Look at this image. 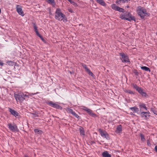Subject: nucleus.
<instances>
[{
	"label": "nucleus",
	"instance_id": "1",
	"mask_svg": "<svg viewBox=\"0 0 157 157\" xmlns=\"http://www.w3.org/2000/svg\"><path fill=\"white\" fill-rule=\"evenodd\" d=\"M136 11L138 15L142 19H144L146 17L150 16L149 13L147 12L146 9L143 7L138 6L136 8Z\"/></svg>",
	"mask_w": 157,
	"mask_h": 157
},
{
	"label": "nucleus",
	"instance_id": "2",
	"mask_svg": "<svg viewBox=\"0 0 157 157\" xmlns=\"http://www.w3.org/2000/svg\"><path fill=\"white\" fill-rule=\"evenodd\" d=\"M55 18L57 20L63 21L64 22H66L67 21L66 17L61 12V10L59 8H57L56 10Z\"/></svg>",
	"mask_w": 157,
	"mask_h": 157
},
{
	"label": "nucleus",
	"instance_id": "3",
	"mask_svg": "<svg viewBox=\"0 0 157 157\" xmlns=\"http://www.w3.org/2000/svg\"><path fill=\"white\" fill-rule=\"evenodd\" d=\"M120 17L122 20H124L130 21L135 20L134 17L132 16L128 12L125 13H121L120 16Z\"/></svg>",
	"mask_w": 157,
	"mask_h": 157
},
{
	"label": "nucleus",
	"instance_id": "4",
	"mask_svg": "<svg viewBox=\"0 0 157 157\" xmlns=\"http://www.w3.org/2000/svg\"><path fill=\"white\" fill-rule=\"evenodd\" d=\"M133 86L134 88L136 89L142 96L146 97L147 96L146 93L141 88L138 87L136 85H133Z\"/></svg>",
	"mask_w": 157,
	"mask_h": 157
},
{
	"label": "nucleus",
	"instance_id": "5",
	"mask_svg": "<svg viewBox=\"0 0 157 157\" xmlns=\"http://www.w3.org/2000/svg\"><path fill=\"white\" fill-rule=\"evenodd\" d=\"M14 96L16 101L17 102H22L25 100L24 98L22 97L21 94H15Z\"/></svg>",
	"mask_w": 157,
	"mask_h": 157
},
{
	"label": "nucleus",
	"instance_id": "6",
	"mask_svg": "<svg viewBox=\"0 0 157 157\" xmlns=\"http://www.w3.org/2000/svg\"><path fill=\"white\" fill-rule=\"evenodd\" d=\"M99 133L102 137L103 138H105L107 140L109 139V135L106 132L103 131L101 129H99Z\"/></svg>",
	"mask_w": 157,
	"mask_h": 157
},
{
	"label": "nucleus",
	"instance_id": "7",
	"mask_svg": "<svg viewBox=\"0 0 157 157\" xmlns=\"http://www.w3.org/2000/svg\"><path fill=\"white\" fill-rule=\"evenodd\" d=\"M120 56H121V59L123 62H129V60L128 57L126 54L124 53H121L120 54Z\"/></svg>",
	"mask_w": 157,
	"mask_h": 157
},
{
	"label": "nucleus",
	"instance_id": "8",
	"mask_svg": "<svg viewBox=\"0 0 157 157\" xmlns=\"http://www.w3.org/2000/svg\"><path fill=\"white\" fill-rule=\"evenodd\" d=\"M17 11L18 13L20 15L23 16L24 14L22 10V7L19 5H17L16 6Z\"/></svg>",
	"mask_w": 157,
	"mask_h": 157
},
{
	"label": "nucleus",
	"instance_id": "9",
	"mask_svg": "<svg viewBox=\"0 0 157 157\" xmlns=\"http://www.w3.org/2000/svg\"><path fill=\"white\" fill-rule=\"evenodd\" d=\"M8 125L9 128L12 131L14 132L17 130V127L15 124L13 125L11 124H9Z\"/></svg>",
	"mask_w": 157,
	"mask_h": 157
},
{
	"label": "nucleus",
	"instance_id": "10",
	"mask_svg": "<svg viewBox=\"0 0 157 157\" xmlns=\"http://www.w3.org/2000/svg\"><path fill=\"white\" fill-rule=\"evenodd\" d=\"M149 114L150 113L149 112H142L140 115L142 117L147 118L150 116Z\"/></svg>",
	"mask_w": 157,
	"mask_h": 157
},
{
	"label": "nucleus",
	"instance_id": "11",
	"mask_svg": "<svg viewBox=\"0 0 157 157\" xmlns=\"http://www.w3.org/2000/svg\"><path fill=\"white\" fill-rule=\"evenodd\" d=\"M86 111L90 115L93 117H97V116L96 114L93 113L92 110H90V109H88Z\"/></svg>",
	"mask_w": 157,
	"mask_h": 157
},
{
	"label": "nucleus",
	"instance_id": "12",
	"mask_svg": "<svg viewBox=\"0 0 157 157\" xmlns=\"http://www.w3.org/2000/svg\"><path fill=\"white\" fill-rule=\"evenodd\" d=\"M49 104L51 106H52L56 108H58L60 109H62V108L61 107L59 106L58 105L56 104L55 103H53L51 102H50L49 103Z\"/></svg>",
	"mask_w": 157,
	"mask_h": 157
},
{
	"label": "nucleus",
	"instance_id": "13",
	"mask_svg": "<svg viewBox=\"0 0 157 157\" xmlns=\"http://www.w3.org/2000/svg\"><path fill=\"white\" fill-rule=\"evenodd\" d=\"M122 131V126L121 125H119L117 127L115 132L117 133L120 134L121 133Z\"/></svg>",
	"mask_w": 157,
	"mask_h": 157
},
{
	"label": "nucleus",
	"instance_id": "14",
	"mask_svg": "<svg viewBox=\"0 0 157 157\" xmlns=\"http://www.w3.org/2000/svg\"><path fill=\"white\" fill-rule=\"evenodd\" d=\"M79 130L80 132V135L83 137H84L85 136V134L83 128L82 127H80L79 128Z\"/></svg>",
	"mask_w": 157,
	"mask_h": 157
},
{
	"label": "nucleus",
	"instance_id": "15",
	"mask_svg": "<svg viewBox=\"0 0 157 157\" xmlns=\"http://www.w3.org/2000/svg\"><path fill=\"white\" fill-rule=\"evenodd\" d=\"M9 110L10 113L12 115H13L15 117H16L18 116V113L14 110L10 108H9Z\"/></svg>",
	"mask_w": 157,
	"mask_h": 157
},
{
	"label": "nucleus",
	"instance_id": "16",
	"mask_svg": "<svg viewBox=\"0 0 157 157\" xmlns=\"http://www.w3.org/2000/svg\"><path fill=\"white\" fill-rule=\"evenodd\" d=\"M130 109L134 113H138L139 111V108L136 107H131Z\"/></svg>",
	"mask_w": 157,
	"mask_h": 157
},
{
	"label": "nucleus",
	"instance_id": "17",
	"mask_svg": "<svg viewBox=\"0 0 157 157\" xmlns=\"http://www.w3.org/2000/svg\"><path fill=\"white\" fill-rule=\"evenodd\" d=\"M102 155L103 157H111V155L106 151L103 152L102 154Z\"/></svg>",
	"mask_w": 157,
	"mask_h": 157
},
{
	"label": "nucleus",
	"instance_id": "18",
	"mask_svg": "<svg viewBox=\"0 0 157 157\" xmlns=\"http://www.w3.org/2000/svg\"><path fill=\"white\" fill-rule=\"evenodd\" d=\"M129 0H117L116 3L118 4H120L121 3L127 2Z\"/></svg>",
	"mask_w": 157,
	"mask_h": 157
},
{
	"label": "nucleus",
	"instance_id": "19",
	"mask_svg": "<svg viewBox=\"0 0 157 157\" xmlns=\"http://www.w3.org/2000/svg\"><path fill=\"white\" fill-rule=\"evenodd\" d=\"M97 2L100 5L105 6H106V4L103 0H96Z\"/></svg>",
	"mask_w": 157,
	"mask_h": 157
},
{
	"label": "nucleus",
	"instance_id": "20",
	"mask_svg": "<svg viewBox=\"0 0 157 157\" xmlns=\"http://www.w3.org/2000/svg\"><path fill=\"white\" fill-rule=\"evenodd\" d=\"M141 68L142 69L144 70L145 71H149L150 72L151 71L150 69L148 67L146 66L142 67H141Z\"/></svg>",
	"mask_w": 157,
	"mask_h": 157
},
{
	"label": "nucleus",
	"instance_id": "21",
	"mask_svg": "<svg viewBox=\"0 0 157 157\" xmlns=\"http://www.w3.org/2000/svg\"><path fill=\"white\" fill-rule=\"evenodd\" d=\"M116 10L121 12H124V10L123 9L121 8L118 6H117Z\"/></svg>",
	"mask_w": 157,
	"mask_h": 157
},
{
	"label": "nucleus",
	"instance_id": "22",
	"mask_svg": "<svg viewBox=\"0 0 157 157\" xmlns=\"http://www.w3.org/2000/svg\"><path fill=\"white\" fill-rule=\"evenodd\" d=\"M34 132L35 133L38 134H41L42 133V132L37 129H36L34 130Z\"/></svg>",
	"mask_w": 157,
	"mask_h": 157
},
{
	"label": "nucleus",
	"instance_id": "23",
	"mask_svg": "<svg viewBox=\"0 0 157 157\" xmlns=\"http://www.w3.org/2000/svg\"><path fill=\"white\" fill-rule=\"evenodd\" d=\"M33 27H34L35 31L37 35L38 34H39V32H38V30L37 29V27L35 25H34Z\"/></svg>",
	"mask_w": 157,
	"mask_h": 157
},
{
	"label": "nucleus",
	"instance_id": "24",
	"mask_svg": "<svg viewBox=\"0 0 157 157\" xmlns=\"http://www.w3.org/2000/svg\"><path fill=\"white\" fill-rule=\"evenodd\" d=\"M89 75H91L92 77H94V76L93 74L90 71V70L88 69L86 71Z\"/></svg>",
	"mask_w": 157,
	"mask_h": 157
},
{
	"label": "nucleus",
	"instance_id": "25",
	"mask_svg": "<svg viewBox=\"0 0 157 157\" xmlns=\"http://www.w3.org/2000/svg\"><path fill=\"white\" fill-rule=\"evenodd\" d=\"M118 6H117L115 4H113L111 5L112 8L115 10H116Z\"/></svg>",
	"mask_w": 157,
	"mask_h": 157
},
{
	"label": "nucleus",
	"instance_id": "26",
	"mask_svg": "<svg viewBox=\"0 0 157 157\" xmlns=\"http://www.w3.org/2000/svg\"><path fill=\"white\" fill-rule=\"evenodd\" d=\"M49 3H51L52 5H55V4L54 0H47Z\"/></svg>",
	"mask_w": 157,
	"mask_h": 157
},
{
	"label": "nucleus",
	"instance_id": "27",
	"mask_svg": "<svg viewBox=\"0 0 157 157\" xmlns=\"http://www.w3.org/2000/svg\"><path fill=\"white\" fill-rule=\"evenodd\" d=\"M140 137H141V140L143 142L145 141V139L144 138V135L143 134H140Z\"/></svg>",
	"mask_w": 157,
	"mask_h": 157
},
{
	"label": "nucleus",
	"instance_id": "28",
	"mask_svg": "<svg viewBox=\"0 0 157 157\" xmlns=\"http://www.w3.org/2000/svg\"><path fill=\"white\" fill-rule=\"evenodd\" d=\"M7 63L9 65H12L13 63L11 61H9L7 62Z\"/></svg>",
	"mask_w": 157,
	"mask_h": 157
},
{
	"label": "nucleus",
	"instance_id": "29",
	"mask_svg": "<svg viewBox=\"0 0 157 157\" xmlns=\"http://www.w3.org/2000/svg\"><path fill=\"white\" fill-rule=\"evenodd\" d=\"M125 92H126L130 94H134V93L133 92H132V91H131V90H126V91H125Z\"/></svg>",
	"mask_w": 157,
	"mask_h": 157
},
{
	"label": "nucleus",
	"instance_id": "30",
	"mask_svg": "<svg viewBox=\"0 0 157 157\" xmlns=\"http://www.w3.org/2000/svg\"><path fill=\"white\" fill-rule=\"evenodd\" d=\"M141 107L142 108H144L146 110H147V108L145 105L144 104H143L141 105Z\"/></svg>",
	"mask_w": 157,
	"mask_h": 157
},
{
	"label": "nucleus",
	"instance_id": "31",
	"mask_svg": "<svg viewBox=\"0 0 157 157\" xmlns=\"http://www.w3.org/2000/svg\"><path fill=\"white\" fill-rule=\"evenodd\" d=\"M72 114L76 118H78L79 117V116L74 112L72 113Z\"/></svg>",
	"mask_w": 157,
	"mask_h": 157
},
{
	"label": "nucleus",
	"instance_id": "32",
	"mask_svg": "<svg viewBox=\"0 0 157 157\" xmlns=\"http://www.w3.org/2000/svg\"><path fill=\"white\" fill-rule=\"evenodd\" d=\"M82 66L85 69L86 71L87 70H88L89 69L88 68V67H86V65H85V64L83 65Z\"/></svg>",
	"mask_w": 157,
	"mask_h": 157
},
{
	"label": "nucleus",
	"instance_id": "33",
	"mask_svg": "<svg viewBox=\"0 0 157 157\" xmlns=\"http://www.w3.org/2000/svg\"><path fill=\"white\" fill-rule=\"evenodd\" d=\"M67 111L69 113H70L72 114V113H73L74 112L72 110L70 109H67Z\"/></svg>",
	"mask_w": 157,
	"mask_h": 157
},
{
	"label": "nucleus",
	"instance_id": "34",
	"mask_svg": "<svg viewBox=\"0 0 157 157\" xmlns=\"http://www.w3.org/2000/svg\"><path fill=\"white\" fill-rule=\"evenodd\" d=\"M37 35L43 41H44V39L43 38L40 34H39Z\"/></svg>",
	"mask_w": 157,
	"mask_h": 157
},
{
	"label": "nucleus",
	"instance_id": "35",
	"mask_svg": "<svg viewBox=\"0 0 157 157\" xmlns=\"http://www.w3.org/2000/svg\"><path fill=\"white\" fill-rule=\"evenodd\" d=\"M68 11L71 13H74V11H73V10L71 8L68 9Z\"/></svg>",
	"mask_w": 157,
	"mask_h": 157
},
{
	"label": "nucleus",
	"instance_id": "36",
	"mask_svg": "<svg viewBox=\"0 0 157 157\" xmlns=\"http://www.w3.org/2000/svg\"><path fill=\"white\" fill-rule=\"evenodd\" d=\"M21 94L22 96V97H27V98L29 97V96L28 95L25 94L23 93H22Z\"/></svg>",
	"mask_w": 157,
	"mask_h": 157
},
{
	"label": "nucleus",
	"instance_id": "37",
	"mask_svg": "<svg viewBox=\"0 0 157 157\" xmlns=\"http://www.w3.org/2000/svg\"><path fill=\"white\" fill-rule=\"evenodd\" d=\"M88 109V108L85 107H83L82 108V109L85 111H86V110Z\"/></svg>",
	"mask_w": 157,
	"mask_h": 157
},
{
	"label": "nucleus",
	"instance_id": "38",
	"mask_svg": "<svg viewBox=\"0 0 157 157\" xmlns=\"http://www.w3.org/2000/svg\"><path fill=\"white\" fill-rule=\"evenodd\" d=\"M0 65L1 66H3V63L1 61L0 62Z\"/></svg>",
	"mask_w": 157,
	"mask_h": 157
},
{
	"label": "nucleus",
	"instance_id": "39",
	"mask_svg": "<svg viewBox=\"0 0 157 157\" xmlns=\"http://www.w3.org/2000/svg\"><path fill=\"white\" fill-rule=\"evenodd\" d=\"M155 151L157 152V146H156L155 147Z\"/></svg>",
	"mask_w": 157,
	"mask_h": 157
},
{
	"label": "nucleus",
	"instance_id": "40",
	"mask_svg": "<svg viewBox=\"0 0 157 157\" xmlns=\"http://www.w3.org/2000/svg\"><path fill=\"white\" fill-rule=\"evenodd\" d=\"M130 114H131V115H133V113L132 112H131L130 113Z\"/></svg>",
	"mask_w": 157,
	"mask_h": 157
},
{
	"label": "nucleus",
	"instance_id": "41",
	"mask_svg": "<svg viewBox=\"0 0 157 157\" xmlns=\"http://www.w3.org/2000/svg\"><path fill=\"white\" fill-rule=\"evenodd\" d=\"M127 8H129V6H127Z\"/></svg>",
	"mask_w": 157,
	"mask_h": 157
},
{
	"label": "nucleus",
	"instance_id": "42",
	"mask_svg": "<svg viewBox=\"0 0 157 157\" xmlns=\"http://www.w3.org/2000/svg\"><path fill=\"white\" fill-rule=\"evenodd\" d=\"M25 157H28L27 155H25Z\"/></svg>",
	"mask_w": 157,
	"mask_h": 157
},
{
	"label": "nucleus",
	"instance_id": "43",
	"mask_svg": "<svg viewBox=\"0 0 157 157\" xmlns=\"http://www.w3.org/2000/svg\"><path fill=\"white\" fill-rule=\"evenodd\" d=\"M1 13V10L0 9V13Z\"/></svg>",
	"mask_w": 157,
	"mask_h": 157
},
{
	"label": "nucleus",
	"instance_id": "44",
	"mask_svg": "<svg viewBox=\"0 0 157 157\" xmlns=\"http://www.w3.org/2000/svg\"><path fill=\"white\" fill-rule=\"evenodd\" d=\"M91 1H92L93 0H90Z\"/></svg>",
	"mask_w": 157,
	"mask_h": 157
},
{
	"label": "nucleus",
	"instance_id": "45",
	"mask_svg": "<svg viewBox=\"0 0 157 157\" xmlns=\"http://www.w3.org/2000/svg\"><path fill=\"white\" fill-rule=\"evenodd\" d=\"M156 34L157 35V32L156 33Z\"/></svg>",
	"mask_w": 157,
	"mask_h": 157
}]
</instances>
